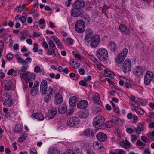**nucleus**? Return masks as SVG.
<instances>
[{
  "mask_svg": "<svg viewBox=\"0 0 154 154\" xmlns=\"http://www.w3.org/2000/svg\"><path fill=\"white\" fill-rule=\"evenodd\" d=\"M96 55L100 60L104 61L107 58L108 52L106 49L101 48L97 50Z\"/></svg>",
  "mask_w": 154,
  "mask_h": 154,
  "instance_id": "nucleus-1",
  "label": "nucleus"
},
{
  "mask_svg": "<svg viewBox=\"0 0 154 154\" xmlns=\"http://www.w3.org/2000/svg\"><path fill=\"white\" fill-rule=\"evenodd\" d=\"M128 51L127 48H124L117 56L116 59V63L120 64L124 61Z\"/></svg>",
  "mask_w": 154,
  "mask_h": 154,
  "instance_id": "nucleus-2",
  "label": "nucleus"
},
{
  "mask_svg": "<svg viewBox=\"0 0 154 154\" xmlns=\"http://www.w3.org/2000/svg\"><path fill=\"white\" fill-rule=\"evenodd\" d=\"M85 29V22L80 20H77L75 23V31L78 33H83Z\"/></svg>",
  "mask_w": 154,
  "mask_h": 154,
  "instance_id": "nucleus-3",
  "label": "nucleus"
},
{
  "mask_svg": "<svg viewBox=\"0 0 154 154\" xmlns=\"http://www.w3.org/2000/svg\"><path fill=\"white\" fill-rule=\"evenodd\" d=\"M2 100L3 105H7V106H10L12 104V98L8 93H5L3 95Z\"/></svg>",
  "mask_w": 154,
  "mask_h": 154,
  "instance_id": "nucleus-4",
  "label": "nucleus"
},
{
  "mask_svg": "<svg viewBox=\"0 0 154 154\" xmlns=\"http://www.w3.org/2000/svg\"><path fill=\"white\" fill-rule=\"evenodd\" d=\"M100 40V35L96 34L94 35L91 38L90 46L93 48H96L99 44Z\"/></svg>",
  "mask_w": 154,
  "mask_h": 154,
  "instance_id": "nucleus-5",
  "label": "nucleus"
},
{
  "mask_svg": "<svg viewBox=\"0 0 154 154\" xmlns=\"http://www.w3.org/2000/svg\"><path fill=\"white\" fill-rule=\"evenodd\" d=\"M131 61L129 59H126L124 61L122 66L123 71L125 73L130 72L131 68Z\"/></svg>",
  "mask_w": 154,
  "mask_h": 154,
  "instance_id": "nucleus-6",
  "label": "nucleus"
},
{
  "mask_svg": "<svg viewBox=\"0 0 154 154\" xmlns=\"http://www.w3.org/2000/svg\"><path fill=\"white\" fill-rule=\"evenodd\" d=\"M105 121V118L102 116H96L93 119V124L94 127L102 125Z\"/></svg>",
  "mask_w": 154,
  "mask_h": 154,
  "instance_id": "nucleus-7",
  "label": "nucleus"
},
{
  "mask_svg": "<svg viewBox=\"0 0 154 154\" xmlns=\"http://www.w3.org/2000/svg\"><path fill=\"white\" fill-rule=\"evenodd\" d=\"M80 120L77 117H73L69 118L67 122V125L70 127H75L79 124Z\"/></svg>",
  "mask_w": 154,
  "mask_h": 154,
  "instance_id": "nucleus-8",
  "label": "nucleus"
},
{
  "mask_svg": "<svg viewBox=\"0 0 154 154\" xmlns=\"http://www.w3.org/2000/svg\"><path fill=\"white\" fill-rule=\"evenodd\" d=\"M143 69L142 67L137 66L133 69V75L136 78L140 77L143 76Z\"/></svg>",
  "mask_w": 154,
  "mask_h": 154,
  "instance_id": "nucleus-9",
  "label": "nucleus"
},
{
  "mask_svg": "<svg viewBox=\"0 0 154 154\" xmlns=\"http://www.w3.org/2000/svg\"><path fill=\"white\" fill-rule=\"evenodd\" d=\"M153 73L150 71H147L144 77V83L146 85H149L153 80Z\"/></svg>",
  "mask_w": 154,
  "mask_h": 154,
  "instance_id": "nucleus-10",
  "label": "nucleus"
},
{
  "mask_svg": "<svg viewBox=\"0 0 154 154\" xmlns=\"http://www.w3.org/2000/svg\"><path fill=\"white\" fill-rule=\"evenodd\" d=\"M16 58L18 63H21L24 65L29 64L32 61V59L30 57L27 58L25 60H24L18 54L16 56Z\"/></svg>",
  "mask_w": 154,
  "mask_h": 154,
  "instance_id": "nucleus-11",
  "label": "nucleus"
},
{
  "mask_svg": "<svg viewBox=\"0 0 154 154\" xmlns=\"http://www.w3.org/2000/svg\"><path fill=\"white\" fill-rule=\"evenodd\" d=\"M83 13V11L80 8H74L71 11V14L72 16L78 17L82 15Z\"/></svg>",
  "mask_w": 154,
  "mask_h": 154,
  "instance_id": "nucleus-12",
  "label": "nucleus"
},
{
  "mask_svg": "<svg viewBox=\"0 0 154 154\" xmlns=\"http://www.w3.org/2000/svg\"><path fill=\"white\" fill-rule=\"evenodd\" d=\"M47 88V82L46 80L42 81L40 84V91L42 95L46 94Z\"/></svg>",
  "mask_w": 154,
  "mask_h": 154,
  "instance_id": "nucleus-13",
  "label": "nucleus"
},
{
  "mask_svg": "<svg viewBox=\"0 0 154 154\" xmlns=\"http://www.w3.org/2000/svg\"><path fill=\"white\" fill-rule=\"evenodd\" d=\"M96 137L98 140L102 142L106 141L107 139L106 135L102 132L98 133L96 135Z\"/></svg>",
  "mask_w": 154,
  "mask_h": 154,
  "instance_id": "nucleus-14",
  "label": "nucleus"
},
{
  "mask_svg": "<svg viewBox=\"0 0 154 154\" xmlns=\"http://www.w3.org/2000/svg\"><path fill=\"white\" fill-rule=\"evenodd\" d=\"M74 8H83L85 6V3L83 0H77L72 4Z\"/></svg>",
  "mask_w": 154,
  "mask_h": 154,
  "instance_id": "nucleus-15",
  "label": "nucleus"
},
{
  "mask_svg": "<svg viewBox=\"0 0 154 154\" xmlns=\"http://www.w3.org/2000/svg\"><path fill=\"white\" fill-rule=\"evenodd\" d=\"M63 100V97L62 95L60 93H57L55 96V103L57 104H59L62 102Z\"/></svg>",
  "mask_w": 154,
  "mask_h": 154,
  "instance_id": "nucleus-16",
  "label": "nucleus"
},
{
  "mask_svg": "<svg viewBox=\"0 0 154 154\" xmlns=\"http://www.w3.org/2000/svg\"><path fill=\"white\" fill-rule=\"evenodd\" d=\"M88 105V102L87 101L82 100L78 103L77 106L80 109H84Z\"/></svg>",
  "mask_w": 154,
  "mask_h": 154,
  "instance_id": "nucleus-17",
  "label": "nucleus"
},
{
  "mask_svg": "<svg viewBox=\"0 0 154 154\" xmlns=\"http://www.w3.org/2000/svg\"><path fill=\"white\" fill-rule=\"evenodd\" d=\"M119 28L122 32H124L125 34H130V30L128 29L127 26L124 24H120Z\"/></svg>",
  "mask_w": 154,
  "mask_h": 154,
  "instance_id": "nucleus-18",
  "label": "nucleus"
},
{
  "mask_svg": "<svg viewBox=\"0 0 154 154\" xmlns=\"http://www.w3.org/2000/svg\"><path fill=\"white\" fill-rule=\"evenodd\" d=\"M32 118H35L39 121H42L44 117L42 113H33L31 116Z\"/></svg>",
  "mask_w": 154,
  "mask_h": 154,
  "instance_id": "nucleus-19",
  "label": "nucleus"
},
{
  "mask_svg": "<svg viewBox=\"0 0 154 154\" xmlns=\"http://www.w3.org/2000/svg\"><path fill=\"white\" fill-rule=\"evenodd\" d=\"M12 82L11 80H7L4 82L5 90L6 91L10 90L12 87Z\"/></svg>",
  "mask_w": 154,
  "mask_h": 154,
  "instance_id": "nucleus-20",
  "label": "nucleus"
},
{
  "mask_svg": "<svg viewBox=\"0 0 154 154\" xmlns=\"http://www.w3.org/2000/svg\"><path fill=\"white\" fill-rule=\"evenodd\" d=\"M109 46L111 50L114 53L115 51H116L118 47L115 42L112 41L110 42L109 43Z\"/></svg>",
  "mask_w": 154,
  "mask_h": 154,
  "instance_id": "nucleus-21",
  "label": "nucleus"
},
{
  "mask_svg": "<svg viewBox=\"0 0 154 154\" xmlns=\"http://www.w3.org/2000/svg\"><path fill=\"white\" fill-rule=\"evenodd\" d=\"M22 76L25 80H28V81L32 79L33 76V75L30 72H27L23 74Z\"/></svg>",
  "mask_w": 154,
  "mask_h": 154,
  "instance_id": "nucleus-22",
  "label": "nucleus"
},
{
  "mask_svg": "<svg viewBox=\"0 0 154 154\" xmlns=\"http://www.w3.org/2000/svg\"><path fill=\"white\" fill-rule=\"evenodd\" d=\"M67 110V108L65 104H63L62 106H60L58 110V112L60 114H63L65 113Z\"/></svg>",
  "mask_w": 154,
  "mask_h": 154,
  "instance_id": "nucleus-23",
  "label": "nucleus"
},
{
  "mask_svg": "<svg viewBox=\"0 0 154 154\" xmlns=\"http://www.w3.org/2000/svg\"><path fill=\"white\" fill-rule=\"evenodd\" d=\"M93 34V31L91 29H87L86 31V35L85 37V40L87 41L91 37Z\"/></svg>",
  "mask_w": 154,
  "mask_h": 154,
  "instance_id": "nucleus-24",
  "label": "nucleus"
},
{
  "mask_svg": "<svg viewBox=\"0 0 154 154\" xmlns=\"http://www.w3.org/2000/svg\"><path fill=\"white\" fill-rule=\"evenodd\" d=\"M1 38H4L5 42L8 43L12 41V38L10 35L6 34L5 33H3L1 36Z\"/></svg>",
  "mask_w": 154,
  "mask_h": 154,
  "instance_id": "nucleus-25",
  "label": "nucleus"
},
{
  "mask_svg": "<svg viewBox=\"0 0 154 154\" xmlns=\"http://www.w3.org/2000/svg\"><path fill=\"white\" fill-rule=\"evenodd\" d=\"M82 15V18L85 21L86 23L88 24L90 23L91 20L89 15L87 13H83Z\"/></svg>",
  "mask_w": 154,
  "mask_h": 154,
  "instance_id": "nucleus-26",
  "label": "nucleus"
},
{
  "mask_svg": "<svg viewBox=\"0 0 154 154\" xmlns=\"http://www.w3.org/2000/svg\"><path fill=\"white\" fill-rule=\"evenodd\" d=\"M100 96L98 93H96L93 96V100L94 102L98 104H100Z\"/></svg>",
  "mask_w": 154,
  "mask_h": 154,
  "instance_id": "nucleus-27",
  "label": "nucleus"
},
{
  "mask_svg": "<svg viewBox=\"0 0 154 154\" xmlns=\"http://www.w3.org/2000/svg\"><path fill=\"white\" fill-rule=\"evenodd\" d=\"M93 147L94 149L96 151H98L103 147L101 144H99L98 142H95L93 144Z\"/></svg>",
  "mask_w": 154,
  "mask_h": 154,
  "instance_id": "nucleus-28",
  "label": "nucleus"
},
{
  "mask_svg": "<svg viewBox=\"0 0 154 154\" xmlns=\"http://www.w3.org/2000/svg\"><path fill=\"white\" fill-rule=\"evenodd\" d=\"M143 125L142 124H139L135 128V132L138 134L141 133V131L143 129Z\"/></svg>",
  "mask_w": 154,
  "mask_h": 154,
  "instance_id": "nucleus-29",
  "label": "nucleus"
},
{
  "mask_svg": "<svg viewBox=\"0 0 154 154\" xmlns=\"http://www.w3.org/2000/svg\"><path fill=\"white\" fill-rule=\"evenodd\" d=\"M22 129L21 125L20 124H17L15 125V128L13 130V131L14 133H18L20 132Z\"/></svg>",
  "mask_w": 154,
  "mask_h": 154,
  "instance_id": "nucleus-30",
  "label": "nucleus"
},
{
  "mask_svg": "<svg viewBox=\"0 0 154 154\" xmlns=\"http://www.w3.org/2000/svg\"><path fill=\"white\" fill-rule=\"evenodd\" d=\"M57 109L56 108H54L51 109L50 111V113L51 116L50 117H49V119H51L54 118L57 113Z\"/></svg>",
  "mask_w": 154,
  "mask_h": 154,
  "instance_id": "nucleus-31",
  "label": "nucleus"
},
{
  "mask_svg": "<svg viewBox=\"0 0 154 154\" xmlns=\"http://www.w3.org/2000/svg\"><path fill=\"white\" fill-rule=\"evenodd\" d=\"M38 88L35 87H33L32 88L31 90V95L34 96L37 94L38 92Z\"/></svg>",
  "mask_w": 154,
  "mask_h": 154,
  "instance_id": "nucleus-32",
  "label": "nucleus"
},
{
  "mask_svg": "<svg viewBox=\"0 0 154 154\" xmlns=\"http://www.w3.org/2000/svg\"><path fill=\"white\" fill-rule=\"evenodd\" d=\"M89 114L87 111H84L83 112L79 113V116L81 119H84L87 118Z\"/></svg>",
  "mask_w": 154,
  "mask_h": 154,
  "instance_id": "nucleus-33",
  "label": "nucleus"
},
{
  "mask_svg": "<svg viewBox=\"0 0 154 154\" xmlns=\"http://www.w3.org/2000/svg\"><path fill=\"white\" fill-rule=\"evenodd\" d=\"M130 144V143L128 141L125 140L121 142L120 144L121 146H123L125 148H126L127 146H129Z\"/></svg>",
  "mask_w": 154,
  "mask_h": 154,
  "instance_id": "nucleus-34",
  "label": "nucleus"
},
{
  "mask_svg": "<svg viewBox=\"0 0 154 154\" xmlns=\"http://www.w3.org/2000/svg\"><path fill=\"white\" fill-rule=\"evenodd\" d=\"M26 13H23L22 15V16H20V20L21 22L24 24L26 20Z\"/></svg>",
  "mask_w": 154,
  "mask_h": 154,
  "instance_id": "nucleus-35",
  "label": "nucleus"
},
{
  "mask_svg": "<svg viewBox=\"0 0 154 154\" xmlns=\"http://www.w3.org/2000/svg\"><path fill=\"white\" fill-rule=\"evenodd\" d=\"M113 124L112 119L108 121L105 123L106 127L108 128H110L113 126Z\"/></svg>",
  "mask_w": 154,
  "mask_h": 154,
  "instance_id": "nucleus-36",
  "label": "nucleus"
},
{
  "mask_svg": "<svg viewBox=\"0 0 154 154\" xmlns=\"http://www.w3.org/2000/svg\"><path fill=\"white\" fill-rule=\"evenodd\" d=\"M55 91V90H53L51 86H49L48 87V89L47 91V94L51 96L53 95V93Z\"/></svg>",
  "mask_w": 154,
  "mask_h": 154,
  "instance_id": "nucleus-37",
  "label": "nucleus"
},
{
  "mask_svg": "<svg viewBox=\"0 0 154 154\" xmlns=\"http://www.w3.org/2000/svg\"><path fill=\"white\" fill-rule=\"evenodd\" d=\"M113 123H115L118 125H120L121 121L120 119L117 117H114L112 119Z\"/></svg>",
  "mask_w": 154,
  "mask_h": 154,
  "instance_id": "nucleus-38",
  "label": "nucleus"
},
{
  "mask_svg": "<svg viewBox=\"0 0 154 154\" xmlns=\"http://www.w3.org/2000/svg\"><path fill=\"white\" fill-rule=\"evenodd\" d=\"M104 74L105 75L107 76H111L114 75L113 73L111 71L105 69L104 70Z\"/></svg>",
  "mask_w": 154,
  "mask_h": 154,
  "instance_id": "nucleus-39",
  "label": "nucleus"
},
{
  "mask_svg": "<svg viewBox=\"0 0 154 154\" xmlns=\"http://www.w3.org/2000/svg\"><path fill=\"white\" fill-rule=\"evenodd\" d=\"M74 40L70 38H68L66 40V43L69 45H71L73 44Z\"/></svg>",
  "mask_w": 154,
  "mask_h": 154,
  "instance_id": "nucleus-40",
  "label": "nucleus"
},
{
  "mask_svg": "<svg viewBox=\"0 0 154 154\" xmlns=\"http://www.w3.org/2000/svg\"><path fill=\"white\" fill-rule=\"evenodd\" d=\"M130 103L131 105L135 107H138L139 105V103L133 100H130Z\"/></svg>",
  "mask_w": 154,
  "mask_h": 154,
  "instance_id": "nucleus-41",
  "label": "nucleus"
},
{
  "mask_svg": "<svg viewBox=\"0 0 154 154\" xmlns=\"http://www.w3.org/2000/svg\"><path fill=\"white\" fill-rule=\"evenodd\" d=\"M52 54H53V57L56 56L55 53L53 50H50L49 49H48V51L47 52V54L48 55H51Z\"/></svg>",
  "mask_w": 154,
  "mask_h": 154,
  "instance_id": "nucleus-42",
  "label": "nucleus"
},
{
  "mask_svg": "<svg viewBox=\"0 0 154 154\" xmlns=\"http://www.w3.org/2000/svg\"><path fill=\"white\" fill-rule=\"evenodd\" d=\"M28 67L29 66L27 65L25 66L23 65V66L21 67L20 70L22 72H24L26 71Z\"/></svg>",
  "mask_w": 154,
  "mask_h": 154,
  "instance_id": "nucleus-43",
  "label": "nucleus"
},
{
  "mask_svg": "<svg viewBox=\"0 0 154 154\" xmlns=\"http://www.w3.org/2000/svg\"><path fill=\"white\" fill-rule=\"evenodd\" d=\"M26 136L24 135H23L21 137H20L18 139L19 141L20 142H22L24 141L26 138Z\"/></svg>",
  "mask_w": 154,
  "mask_h": 154,
  "instance_id": "nucleus-44",
  "label": "nucleus"
},
{
  "mask_svg": "<svg viewBox=\"0 0 154 154\" xmlns=\"http://www.w3.org/2000/svg\"><path fill=\"white\" fill-rule=\"evenodd\" d=\"M115 91L116 93L119 96H122V92L119 89L116 88H115Z\"/></svg>",
  "mask_w": 154,
  "mask_h": 154,
  "instance_id": "nucleus-45",
  "label": "nucleus"
},
{
  "mask_svg": "<svg viewBox=\"0 0 154 154\" xmlns=\"http://www.w3.org/2000/svg\"><path fill=\"white\" fill-rule=\"evenodd\" d=\"M51 96L47 94V93L46 95L44 98V101L46 102H48L49 100L51 99Z\"/></svg>",
  "mask_w": 154,
  "mask_h": 154,
  "instance_id": "nucleus-46",
  "label": "nucleus"
},
{
  "mask_svg": "<svg viewBox=\"0 0 154 154\" xmlns=\"http://www.w3.org/2000/svg\"><path fill=\"white\" fill-rule=\"evenodd\" d=\"M62 154H75L73 150L72 149H68L65 152H63Z\"/></svg>",
  "mask_w": 154,
  "mask_h": 154,
  "instance_id": "nucleus-47",
  "label": "nucleus"
},
{
  "mask_svg": "<svg viewBox=\"0 0 154 154\" xmlns=\"http://www.w3.org/2000/svg\"><path fill=\"white\" fill-rule=\"evenodd\" d=\"M38 45L36 43H35L34 44V48H33L32 50L33 51L35 52H36L38 51Z\"/></svg>",
  "mask_w": 154,
  "mask_h": 154,
  "instance_id": "nucleus-48",
  "label": "nucleus"
},
{
  "mask_svg": "<svg viewBox=\"0 0 154 154\" xmlns=\"http://www.w3.org/2000/svg\"><path fill=\"white\" fill-rule=\"evenodd\" d=\"M125 86L128 89L132 88V85L129 82H126L124 84Z\"/></svg>",
  "mask_w": 154,
  "mask_h": 154,
  "instance_id": "nucleus-49",
  "label": "nucleus"
},
{
  "mask_svg": "<svg viewBox=\"0 0 154 154\" xmlns=\"http://www.w3.org/2000/svg\"><path fill=\"white\" fill-rule=\"evenodd\" d=\"M90 130L89 129H87L84 131V135L86 136H88L90 134Z\"/></svg>",
  "mask_w": 154,
  "mask_h": 154,
  "instance_id": "nucleus-50",
  "label": "nucleus"
},
{
  "mask_svg": "<svg viewBox=\"0 0 154 154\" xmlns=\"http://www.w3.org/2000/svg\"><path fill=\"white\" fill-rule=\"evenodd\" d=\"M69 104L71 106H75L76 102L75 101L71 100L70 99H69Z\"/></svg>",
  "mask_w": 154,
  "mask_h": 154,
  "instance_id": "nucleus-51",
  "label": "nucleus"
},
{
  "mask_svg": "<svg viewBox=\"0 0 154 154\" xmlns=\"http://www.w3.org/2000/svg\"><path fill=\"white\" fill-rule=\"evenodd\" d=\"M48 43L50 48H53L55 47V44L53 43V42L51 40H49Z\"/></svg>",
  "mask_w": 154,
  "mask_h": 154,
  "instance_id": "nucleus-52",
  "label": "nucleus"
},
{
  "mask_svg": "<svg viewBox=\"0 0 154 154\" xmlns=\"http://www.w3.org/2000/svg\"><path fill=\"white\" fill-rule=\"evenodd\" d=\"M73 106H71L70 108L67 111V115L72 114L73 112Z\"/></svg>",
  "mask_w": 154,
  "mask_h": 154,
  "instance_id": "nucleus-53",
  "label": "nucleus"
},
{
  "mask_svg": "<svg viewBox=\"0 0 154 154\" xmlns=\"http://www.w3.org/2000/svg\"><path fill=\"white\" fill-rule=\"evenodd\" d=\"M89 57L91 59L94 61L95 63H97L98 62L97 60L94 55H90Z\"/></svg>",
  "mask_w": 154,
  "mask_h": 154,
  "instance_id": "nucleus-54",
  "label": "nucleus"
},
{
  "mask_svg": "<svg viewBox=\"0 0 154 154\" xmlns=\"http://www.w3.org/2000/svg\"><path fill=\"white\" fill-rule=\"evenodd\" d=\"M79 84L82 86H87L88 84L85 81L83 80L79 82Z\"/></svg>",
  "mask_w": 154,
  "mask_h": 154,
  "instance_id": "nucleus-55",
  "label": "nucleus"
},
{
  "mask_svg": "<svg viewBox=\"0 0 154 154\" xmlns=\"http://www.w3.org/2000/svg\"><path fill=\"white\" fill-rule=\"evenodd\" d=\"M42 35L41 33H38L37 32H34L33 33V35L34 37H39Z\"/></svg>",
  "mask_w": 154,
  "mask_h": 154,
  "instance_id": "nucleus-56",
  "label": "nucleus"
},
{
  "mask_svg": "<svg viewBox=\"0 0 154 154\" xmlns=\"http://www.w3.org/2000/svg\"><path fill=\"white\" fill-rule=\"evenodd\" d=\"M136 144L140 146H145L146 145V144L141 142L140 140H138Z\"/></svg>",
  "mask_w": 154,
  "mask_h": 154,
  "instance_id": "nucleus-57",
  "label": "nucleus"
},
{
  "mask_svg": "<svg viewBox=\"0 0 154 154\" xmlns=\"http://www.w3.org/2000/svg\"><path fill=\"white\" fill-rule=\"evenodd\" d=\"M23 10V8L22 7V6L20 5L19 6H17L16 8V10L19 12L22 11Z\"/></svg>",
  "mask_w": 154,
  "mask_h": 154,
  "instance_id": "nucleus-58",
  "label": "nucleus"
},
{
  "mask_svg": "<svg viewBox=\"0 0 154 154\" xmlns=\"http://www.w3.org/2000/svg\"><path fill=\"white\" fill-rule=\"evenodd\" d=\"M30 152L31 154H37L36 150L35 148H31Z\"/></svg>",
  "mask_w": 154,
  "mask_h": 154,
  "instance_id": "nucleus-59",
  "label": "nucleus"
},
{
  "mask_svg": "<svg viewBox=\"0 0 154 154\" xmlns=\"http://www.w3.org/2000/svg\"><path fill=\"white\" fill-rule=\"evenodd\" d=\"M108 8L106 6H104L102 8V12L104 14L105 16H106V11Z\"/></svg>",
  "mask_w": 154,
  "mask_h": 154,
  "instance_id": "nucleus-60",
  "label": "nucleus"
},
{
  "mask_svg": "<svg viewBox=\"0 0 154 154\" xmlns=\"http://www.w3.org/2000/svg\"><path fill=\"white\" fill-rule=\"evenodd\" d=\"M80 65V64L79 63H76L73 66V64H72V66L74 69H77L79 67Z\"/></svg>",
  "mask_w": 154,
  "mask_h": 154,
  "instance_id": "nucleus-61",
  "label": "nucleus"
},
{
  "mask_svg": "<svg viewBox=\"0 0 154 154\" xmlns=\"http://www.w3.org/2000/svg\"><path fill=\"white\" fill-rule=\"evenodd\" d=\"M126 132L129 134H132L134 131L131 128H128L126 129Z\"/></svg>",
  "mask_w": 154,
  "mask_h": 154,
  "instance_id": "nucleus-62",
  "label": "nucleus"
},
{
  "mask_svg": "<svg viewBox=\"0 0 154 154\" xmlns=\"http://www.w3.org/2000/svg\"><path fill=\"white\" fill-rule=\"evenodd\" d=\"M137 137H136L135 135H132L131 136V140L134 142L137 140Z\"/></svg>",
  "mask_w": 154,
  "mask_h": 154,
  "instance_id": "nucleus-63",
  "label": "nucleus"
},
{
  "mask_svg": "<svg viewBox=\"0 0 154 154\" xmlns=\"http://www.w3.org/2000/svg\"><path fill=\"white\" fill-rule=\"evenodd\" d=\"M118 154H125V151L122 149H119L117 152Z\"/></svg>",
  "mask_w": 154,
  "mask_h": 154,
  "instance_id": "nucleus-64",
  "label": "nucleus"
}]
</instances>
